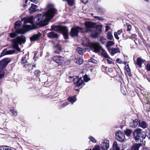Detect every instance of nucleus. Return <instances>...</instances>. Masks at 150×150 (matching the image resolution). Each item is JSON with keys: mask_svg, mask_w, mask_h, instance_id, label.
<instances>
[{"mask_svg": "<svg viewBox=\"0 0 150 150\" xmlns=\"http://www.w3.org/2000/svg\"><path fill=\"white\" fill-rule=\"evenodd\" d=\"M48 10L42 14H39L35 17L34 21L38 25L43 26L48 24L49 21L54 16L57 10L52 4L47 6Z\"/></svg>", "mask_w": 150, "mask_h": 150, "instance_id": "1", "label": "nucleus"}, {"mask_svg": "<svg viewBox=\"0 0 150 150\" xmlns=\"http://www.w3.org/2000/svg\"><path fill=\"white\" fill-rule=\"evenodd\" d=\"M26 41L25 37L22 35L17 36L16 38L13 40V45L14 48L19 51L20 49L18 47V44H24Z\"/></svg>", "mask_w": 150, "mask_h": 150, "instance_id": "2", "label": "nucleus"}, {"mask_svg": "<svg viewBox=\"0 0 150 150\" xmlns=\"http://www.w3.org/2000/svg\"><path fill=\"white\" fill-rule=\"evenodd\" d=\"M84 25L86 27V33L91 32V35L93 38H96L98 35L97 33L95 32L93 33V31L92 28L94 27L95 24L93 23L90 22H86Z\"/></svg>", "mask_w": 150, "mask_h": 150, "instance_id": "3", "label": "nucleus"}, {"mask_svg": "<svg viewBox=\"0 0 150 150\" xmlns=\"http://www.w3.org/2000/svg\"><path fill=\"white\" fill-rule=\"evenodd\" d=\"M31 28V26L29 25H26L24 27V29L22 28H20L16 30L15 32L10 33H9L10 37L12 38H15L16 36V33L24 34L26 32V30L30 29Z\"/></svg>", "mask_w": 150, "mask_h": 150, "instance_id": "4", "label": "nucleus"}, {"mask_svg": "<svg viewBox=\"0 0 150 150\" xmlns=\"http://www.w3.org/2000/svg\"><path fill=\"white\" fill-rule=\"evenodd\" d=\"M33 16L24 18L23 19L24 24L23 25V28H22L24 29V27L25 26L27 25H29L31 26V28L26 30V32L29 30L32 29H33L32 26L33 25Z\"/></svg>", "mask_w": 150, "mask_h": 150, "instance_id": "5", "label": "nucleus"}, {"mask_svg": "<svg viewBox=\"0 0 150 150\" xmlns=\"http://www.w3.org/2000/svg\"><path fill=\"white\" fill-rule=\"evenodd\" d=\"M141 129L137 128L134 131L133 134L135 139L136 141L140 139L141 138H143L144 137V135L143 136V134L141 132Z\"/></svg>", "mask_w": 150, "mask_h": 150, "instance_id": "6", "label": "nucleus"}, {"mask_svg": "<svg viewBox=\"0 0 150 150\" xmlns=\"http://www.w3.org/2000/svg\"><path fill=\"white\" fill-rule=\"evenodd\" d=\"M115 137L117 140L121 142H124L125 139L124 134L121 131H118L116 132Z\"/></svg>", "mask_w": 150, "mask_h": 150, "instance_id": "7", "label": "nucleus"}, {"mask_svg": "<svg viewBox=\"0 0 150 150\" xmlns=\"http://www.w3.org/2000/svg\"><path fill=\"white\" fill-rule=\"evenodd\" d=\"M82 28L78 26L72 28L70 32L71 35L72 37L77 36L79 31L82 30Z\"/></svg>", "mask_w": 150, "mask_h": 150, "instance_id": "8", "label": "nucleus"}, {"mask_svg": "<svg viewBox=\"0 0 150 150\" xmlns=\"http://www.w3.org/2000/svg\"><path fill=\"white\" fill-rule=\"evenodd\" d=\"M91 47V50L96 53L99 52L100 49L101 50V47L98 42L92 43Z\"/></svg>", "mask_w": 150, "mask_h": 150, "instance_id": "9", "label": "nucleus"}, {"mask_svg": "<svg viewBox=\"0 0 150 150\" xmlns=\"http://www.w3.org/2000/svg\"><path fill=\"white\" fill-rule=\"evenodd\" d=\"M54 27L63 32V34L65 39H67L68 38L67 34L68 30L67 29L66 27L63 26H55Z\"/></svg>", "mask_w": 150, "mask_h": 150, "instance_id": "10", "label": "nucleus"}, {"mask_svg": "<svg viewBox=\"0 0 150 150\" xmlns=\"http://www.w3.org/2000/svg\"><path fill=\"white\" fill-rule=\"evenodd\" d=\"M83 83L81 78L75 77L74 80V84L76 87H79Z\"/></svg>", "mask_w": 150, "mask_h": 150, "instance_id": "11", "label": "nucleus"}, {"mask_svg": "<svg viewBox=\"0 0 150 150\" xmlns=\"http://www.w3.org/2000/svg\"><path fill=\"white\" fill-rule=\"evenodd\" d=\"M109 146V141L107 140H105L100 144V147L103 149H108Z\"/></svg>", "mask_w": 150, "mask_h": 150, "instance_id": "12", "label": "nucleus"}, {"mask_svg": "<svg viewBox=\"0 0 150 150\" xmlns=\"http://www.w3.org/2000/svg\"><path fill=\"white\" fill-rule=\"evenodd\" d=\"M53 60L56 63H61L64 61V58L61 56H56L53 57Z\"/></svg>", "mask_w": 150, "mask_h": 150, "instance_id": "13", "label": "nucleus"}, {"mask_svg": "<svg viewBox=\"0 0 150 150\" xmlns=\"http://www.w3.org/2000/svg\"><path fill=\"white\" fill-rule=\"evenodd\" d=\"M38 10L37 6L32 4L30 7L29 9V11L30 13H32L37 11Z\"/></svg>", "mask_w": 150, "mask_h": 150, "instance_id": "14", "label": "nucleus"}, {"mask_svg": "<svg viewBox=\"0 0 150 150\" xmlns=\"http://www.w3.org/2000/svg\"><path fill=\"white\" fill-rule=\"evenodd\" d=\"M41 35V34L40 33L34 35L30 37V40L31 41H35L37 40Z\"/></svg>", "mask_w": 150, "mask_h": 150, "instance_id": "15", "label": "nucleus"}, {"mask_svg": "<svg viewBox=\"0 0 150 150\" xmlns=\"http://www.w3.org/2000/svg\"><path fill=\"white\" fill-rule=\"evenodd\" d=\"M138 123V120H134L130 122L129 125L130 127L133 128H135L137 126Z\"/></svg>", "mask_w": 150, "mask_h": 150, "instance_id": "16", "label": "nucleus"}, {"mask_svg": "<svg viewBox=\"0 0 150 150\" xmlns=\"http://www.w3.org/2000/svg\"><path fill=\"white\" fill-rule=\"evenodd\" d=\"M47 35L48 37L51 38H57L58 37V36L57 34L54 32L49 33Z\"/></svg>", "mask_w": 150, "mask_h": 150, "instance_id": "17", "label": "nucleus"}, {"mask_svg": "<svg viewBox=\"0 0 150 150\" xmlns=\"http://www.w3.org/2000/svg\"><path fill=\"white\" fill-rule=\"evenodd\" d=\"M110 50L111 51L110 54L112 55H113L119 52L120 51L118 49L116 48H112Z\"/></svg>", "mask_w": 150, "mask_h": 150, "instance_id": "18", "label": "nucleus"}, {"mask_svg": "<svg viewBox=\"0 0 150 150\" xmlns=\"http://www.w3.org/2000/svg\"><path fill=\"white\" fill-rule=\"evenodd\" d=\"M140 144H135L132 147V150H139V148L141 146Z\"/></svg>", "mask_w": 150, "mask_h": 150, "instance_id": "19", "label": "nucleus"}, {"mask_svg": "<svg viewBox=\"0 0 150 150\" xmlns=\"http://www.w3.org/2000/svg\"><path fill=\"white\" fill-rule=\"evenodd\" d=\"M101 50L102 51L101 54L103 57H104L105 58H109L110 59H111V58L108 55V54L106 52L105 50H104L102 48Z\"/></svg>", "mask_w": 150, "mask_h": 150, "instance_id": "20", "label": "nucleus"}, {"mask_svg": "<svg viewBox=\"0 0 150 150\" xmlns=\"http://www.w3.org/2000/svg\"><path fill=\"white\" fill-rule=\"evenodd\" d=\"M83 60L82 57H78L76 59V63L77 64H81L83 63Z\"/></svg>", "mask_w": 150, "mask_h": 150, "instance_id": "21", "label": "nucleus"}, {"mask_svg": "<svg viewBox=\"0 0 150 150\" xmlns=\"http://www.w3.org/2000/svg\"><path fill=\"white\" fill-rule=\"evenodd\" d=\"M139 123V127L143 128H145L146 127L147 124L144 121H142Z\"/></svg>", "mask_w": 150, "mask_h": 150, "instance_id": "22", "label": "nucleus"}, {"mask_svg": "<svg viewBox=\"0 0 150 150\" xmlns=\"http://www.w3.org/2000/svg\"><path fill=\"white\" fill-rule=\"evenodd\" d=\"M76 100V96L70 97L68 99V101L70 102L71 104H73Z\"/></svg>", "mask_w": 150, "mask_h": 150, "instance_id": "23", "label": "nucleus"}, {"mask_svg": "<svg viewBox=\"0 0 150 150\" xmlns=\"http://www.w3.org/2000/svg\"><path fill=\"white\" fill-rule=\"evenodd\" d=\"M113 150H120L119 147L118 146L117 142L116 141H114L113 143Z\"/></svg>", "mask_w": 150, "mask_h": 150, "instance_id": "24", "label": "nucleus"}, {"mask_svg": "<svg viewBox=\"0 0 150 150\" xmlns=\"http://www.w3.org/2000/svg\"><path fill=\"white\" fill-rule=\"evenodd\" d=\"M76 50L80 54L82 55L85 52V51L80 47H77Z\"/></svg>", "mask_w": 150, "mask_h": 150, "instance_id": "25", "label": "nucleus"}, {"mask_svg": "<svg viewBox=\"0 0 150 150\" xmlns=\"http://www.w3.org/2000/svg\"><path fill=\"white\" fill-rule=\"evenodd\" d=\"M21 24V21H17L15 23V28L16 29L18 28Z\"/></svg>", "mask_w": 150, "mask_h": 150, "instance_id": "26", "label": "nucleus"}, {"mask_svg": "<svg viewBox=\"0 0 150 150\" xmlns=\"http://www.w3.org/2000/svg\"><path fill=\"white\" fill-rule=\"evenodd\" d=\"M143 62L142 59L140 58L139 57L137 58V64L140 67H141V64Z\"/></svg>", "mask_w": 150, "mask_h": 150, "instance_id": "27", "label": "nucleus"}, {"mask_svg": "<svg viewBox=\"0 0 150 150\" xmlns=\"http://www.w3.org/2000/svg\"><path fill=\"white\" fill-rule=\"evenodd\" d=\"M107 39L109 40H112L113 38V35L110 32L107 33Z\"/></svg>", "mask_w": 150, "mask_h": 150, "instance_id": "28", "label": "nucleus"}, {"mask_svg": "<svg viewBox=\"0 0 150 150\" xmlns=\"http://www.w3.org/2000/svg\"><path fill=\"white\" fill-rule=\"evenodd\" d=\"M125 134L127 136L129 137L132 132V131L130 129H127L125 131Z\"/></svg>", "mask_w": 150, "mask_h": 150, "instance_id": "29", "label": "nucleus"}, {"mask_svg": "<svg viewBox=\"0 0 150 150\" xmlns=\"http://www.w3.org/2000/svg\"><path fill=\"white\" fill-rule=\"evenodd\" d=\"M114 42L112 41H109L108 42L106 45V47L108 48V49L109 50L108 47H110V46H111L114 44Z\"/></svg>", "mask_w": 150, "mask_h": 150, "instance_id": "30", "label": "nucleus"}, {"mask_svg": "<svg viewBox=\"0 0 150 150\" xmlns=\"http://www.w3.org/2000/svg\"><path fill=\"white\" fill-rule=\"evenodd\" d=\"M34 74L35 75L37 76H39L40 74V72L39 70H36L34 71Z\"/></svg>", "mask_w": 150, "mask_h": 150, "instance_id": "31", "label": "nucleus"}, {"mask_svg": "<svg viewBox=\"0 0 150 150\" xmlns=\"http://www.w3.org/2000/svg\"><path fill=\"white\" fill-rule=\"evenodd\" d=\"M100 40L102 44H104L106 43L107 40L105 38L103 37H101L100 39Z\"/></svg>", "mask_w": 150, "mask_h": 150, "instance_id": "32", "label": "nucleus"}, {"mask_svg": "<svg viewBox=\"0 0 150 150\" xmlns=\"http://www.w3.org/2000/svg\"><path fill=\"white\" fill-rule=\"evenodd\" d=\"M83 79L84 81L85 82H87L90 80L86 75H85L83 76Z\"/></svg>", "mask_w": 150, "mask_h": 150, "instance_id": "33", "label": "nucleus"}, {"mask_svg": "<svg viewBox=\"0 0 150 150\" xmlns=\"http://www.w3.org/2000/svg\"><path fill=\"white\" fill-rule=\"evenodd\" d=\"M89 62H92L95 64H96L97 63V62L96 60L92 59H89Z\"/></svg>", "mask_w": 150, "mask_h": 150, "instance_id": "34", "label": "nucleus"}, {"mask_svg": "<svg viewBox=\"0 0 150 150\" xmlns=\"http://www.w3.org/2000/svg\"><path fill=\"white\" fill-rule=\"evenodd\" d=\"M100 146L97 145L94 146L93 150H100Z\"/></svg>", "mask_w": 150, "mask_h": 150, "instance_id": "35", "label": "nucleus"}, {"mask_svg": "<svg viewBox=\"0 0 150 150\" xmlns=\"http://www.w3.org/2000/svg\"><path fill=\"white\" fill-rule=\"evenodd\" d=\"M118 35L116 33V32H115L114 33V36L115 38L117 39V40H119V37L118 36Z\"/></svg>", "mask_w": 150, "mask_h": 150, "instance_id": "36", "label": "nucleus"}, {"mask_svg": "<svg viewBox=\"0 0 150 150\" xmlns=\"http://www.w3.org/2000/svg\"><path fill=\"white\" fill-rule=\"evenodd\" d=\"M10 111L11 112L12 114L14 116H16L17 115V112L15 111L13 109L11 110Z\"/></svg>", "mask_w": 150, "mask_h": 150, "instance_id": "37", "label": "nucleus"}, {"mask_svg": "<svg viewBox=\"0 0 150 150\" xmlns=\"http://www.w3.org/2000/svg\"><path fill=\"white\" fill-rule=\"evenodd\" d=\"M0 150H11V149L6 148L4 147H1L0 148Z\"/></svg>", "mask_w": 150, "mask_h": 150, "instance_id": "38", "label": "nucleus"}, {"mask_svg": "<svg viewBox=\"0 0 150 150\" xmlns=\"http://www.w3.org/2000/svg\"><path fill=\"white\" fill-rule=\"evenodd\" d=\"M90 140L93 142H96V140L93 137H89Z\"/></svg>", "mask_w": 150, "mask_h": 150, "instance_id": "39", "label": "nucleus"}, {"mask_svg": "<svg viewBox=\"0 0 150 150\" xmlns=\"http://www.w3.org/2000/svg\"><path fill=\"white\" fill-rule=\"evenodd\" d=\"M21 62L22 63H25L26 62L27 60L25 57H23L22 58Z\"/></svg>", "mask_w": 150, "mask_h": 150, "instance_id": "40", "label": "nucleus"}, {"mask_svg": "<svg viewBox=\"0 0 150 150\" xmlns=\"http://www.w3.org/2000/svg\"><path fill=\"white\" fill-rule=\"evenodd\" d=\"M94 17L95 18L100 21H103L104 20V19L101 17L97 16H95Z\"/></svg>", "mask_w": 150, "mask_h": 150, "instance_id": "41", "label": "nucleus"}, {"mask_svg": "<svg viewBox=\"0 0 150 150\" xmlns=\"http://www.w3.org/2000/svg\"><path fill=\"white\" fill-rule=\"evenodd\" d=\"M122 33V29H121L120 30H118L117 32H116V33L119 35H120Z\"/></svg>", "mask_w": 150, "mask_h": 150, "instance_id": "42", "label": "nucleus"}, {"mask_svg": "<svg viewBox=\"0 0 150 150\" xmlns=\"http://www.w3.org/2000/svg\"><path fill=\"white\" fill-rule=\"evenodd\" d=\"M75 78H73V77H71V76H70L69 77V79H70V81H68L69 82H71L72 81H74V80Z\"/></svg>", "mask_w": 150, "mask_h": 150, "instance_id": "43", "label": "nucleus"}, {"mask_svg": "<svg viewBox=\"0 0 150 150\" xmlns=\"http://www.w3.org/2000/svg\"><path fill=\"white\" fill-rule=\"evenodd\" d=\"M132 28V26L130 25H128L127 26V30L128 31H130Z\"/></svg>", "mask_w": 150, "mask_h": 150, "instance_id": "44", "label": "nucleus"}, {"mask_svg": "<svg viewBox=\"0 0 150 150\" xmlns=\"http://www.w3.org/2000/svg\"><path fill=\"white\" fill-rule=\"evenodd\" d=\"M61 48L60 47H59V50L57 51H54V52L55 53L57 54H59L60 52V51L61 50Z\"/></svg>", "mask_w": 150, "mask_h": 150, "instance_id": "45", "label": "nucleus"}, {"mask_svg": "<svg viewBox=\"0 0 150 150\" xmlns=\"http://www.w3.org/2000/svg\"><path fill=\"white\" fill-rule=\"evenodd\" d=\"M105 32L108 31L109 30H110V27L108 25L106 26H105Z\"/></svg>", "mask_w": 150, "mask_h": 150, "instance_id": "46", "label": "nucleus"}, {"mask_svg": "<svg viewBox=\"0 0 150 150\" xmlns=\"http://www.w3.org/2000/svg\"><path fill=\"white\" fill-rule=\"evenodd\" d=\"M126 71L128 73L130 72V69L128 65H127V67H126Z\"/></svg>", "mask_w": 150, "mask_h": 150, "instance_id": "47", "label": "nucleus"}, {"mask_svg": "<svg viewBox=\"0 0 150 150\" xmlns=\"http://www.w3.org/2000/svg\"><path fill=\"white\" fill-rule=\"evenodd\" d=\"M107 62L108 64H111L113 63V62L111 60H110L109 59H107Z\"/></svg>", "mask_w": 150, "mask_h": 150, "instance_id": "48", "label": "nucleus"}, {"mask_svg": "<svg viewBox=\"0 0 150 150\" xmlns=\"http://www.w3.org/2000/svg\"><path fill=\"white\" fill-rule=\"evenodd\" d=\"M147 70L150 71V64H148L146 65Z\"/></svg>", "mask_w": 150, "mask_h": 150, "instance_id": "49", "label": "nucleus"}, {"mask_svg": "<svg viewBox=\"0 0 150 150\" xmlns=\"http://www.w3.org/2000/svg\"><path fill=\"white\" fill-rule=\"evenodd\" d=\"M82 2L84 4H86L88 2V0H81Z\"/></svg>", "mask_w": 150, "mask_h": 150, "instance_id": "50", "label": "nucleus"}, {"mask_svg": "<svg viewBox=\"0 0 150 150\" xmlns=\"http://www.w3.org/2000/svg\"><path fill=\"white\" fill-rule=\"evenodd\" d=\"M142 150H150V149L148 148L144 147L143 148Z\"/></svg>", "mask_w": 150, "mask_h": 150, "instance_id": "51", "label": "nucleus"}, {"mask_svg": "<svg viewBox=\"0 0 150 150\" xmlns=\"http://www.w3.org/2000/svg\"><path fill=\"white\" fill-rule=\"evenodd\" d=\"M117 62L118 63H121V61L120 60V59L118 58L117 59Z\"/></svg>", "mask_w": 150, "mask_h": 150, "instance_id": "52", "label": "nucleus"}, {"mask_svg": "<svg viewBox=\"0 0 150 150\" xmlns=\"http://www.w3.org/2000/svg\"><path fill=\"white\" fill-rule=\"evenodd\" d=\"M68 104V103L66 102L64 103L63 105L65 106H66Z\"/></svg>", "mask_w": 150, "mask_h": 150, "instance_id": "53", "label": "nucleus"}, {"mask_svg": "<svg viewBox=\"0 0 150 150\" xmlns=\"http://www.w3.org/2000/svg\"><path fill=\"white\" fill-rule=\"evenodd\" d=\"M28 1V0H25V2L26 3L25 5H26V4H27V2Z\"/></svg>", "mask_w": 150, "mask_h": 150, "instance_id": "54", "label": "nucleus"}, {"mask_svg": "<svg viewBox=\"0 0 150 150\" xmlns=\"http://www.w3.org/2000/svg\"><path fill=\"white\" fill-rule=\"evenodd\" d=\"M89 70L91 71V72H92L93 71V69L91 68H90L89 69Z\"/></svg>", "mask_w": 150, "mask_h": 150, "instance_id": "55", "label": "nucleus"}, {"mask_svg": "<svg viewBox=\"0 0 150 150\" xmlns=\"http://www.w3.org/2000/svg\"><path fill=\"white\" fill-rule=\"evenodd\" d=\"M148 29L149 30V31H150V27H148Z\"/></svg>", "mask_w": 150, "mask_h": 150, "instance_id": "56", "label": "nucleus"}, {"mask_svg": "<svg viewBox=\"0 0 150 150\" xmlns=\"http://www.w3.org/2000/svg\"><path fill=\"white\" fill-rule=\"evenodd\" d=\"M145 1L146 2H148L149 1V0H145Z\"/></svg>", "mask_w": 150, "mask_h": 150, "instance_id": "57", "label": "nucleus"}, {"mask_svg": "<svg viewBox=\"0 0 150 150\" xmlns=\"http://www.w3.org/2000/svg\"><path fill=\"white\" fill-rule=\"evenodd\" d=\"M148 45L149 47H150V44H148Z\"/></svg>", "mask_w": 150, "mask_h": 150, "instance_id": "58", "label": "nucleus"}, {"mask_svg": "<svg viewBox=\"0 0 150 150\" xmlns=\"http://www.w3.org/2000/svg\"><path fill=\"white\" fill-rule=\"evenodd\" d=\"M53 30H54L55 31H57V30H55V29H54Z\"/></svg>", "mask_w": 150, "mask_h": 150, "instance_id": "59", "label": "nucleus"}, {"mask_svg": "<svg viewBox=\"0 0 150 150\" xmlns=\"http://www.w3.org/2000/svg\"><path fill=\"white\" fill-rule=\"evenodd\" d=\"M123 94H124V95L125 94L124 93H123Z\"/></svg>", "mask_w": 150, "mask_h": 150, "instance_id": "60", "label": "nucleus"}, {"mask_svg": "<svg viewBox=\"0 0 150 150\" xmlns=\"http://www.w3.org/2000/svg\"><path fill=\"white\" fill-rule=\"evenodd\" d=\"M150 138V136H149V138Z\"/></svg>", "mask_w": 150, "mask_h": 150, "instance_id": "61", "label": "nucleus"}, {"mask_svg": "<svg viewBox=\"0 0 150 150\" xmlns=\"http://www.w3.org/2000/svg\"><path fill=\"white\" fill-rule=\"evenodd\" d=\"M121 150H124L123 149H122Z\"/></svg>", "mask_w": 150, "mask_h": 150, "instance_id": "62", "label": "nucleus"}]
</instances>
